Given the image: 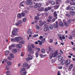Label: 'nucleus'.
<instances>
[{
    "label": "nucleus",
    "instance_id": "f257e3e1",
    "mask_svg": "<svg viewBox=\"0 0 75 75\" xmlns=\"http://www.w3.org/2000/svg\"><path fill=\"white\" fill-rule=\"evenodd\" d=\"M58 50L54 52V51L52 50L50 52V59H52L53 57V58H55V57H56L57 56V55L58 54Z\"/></svg>",
    "mask_w": 75,
    "mask_h": 75
},
{
    "label": "nucleus",
    "instance_id": "f03ea898",
    "mask_svg": "<svg viewBox=\"0 0 75 75\" xmlns=\"http://www.w3.org/2000/svg\"><path fill=\"white\" fill-rule=\"evenodd\" d=\"M17 32H18V29L17 28H14L12 31V34L13 35H17Z\"/></svg>",
    "mask_w": 75,
    "mask_h": 75
},
{
    "label": "nucleus",
    "instance_id": "7ed1b4c3",
    "mask_svg": "<svg viewBox=\"0 0 75 75\" xmlns=\"http://www.w3.org/2000/svg\"><path fill=\"white\" fill-rule=\"evenodd\" d=\"M15 40H16L17 42H19L20 41H21V40H23V38H22L21 37H18L15 38Z\"/></svg>",
    "mask_w": 75,
    "mask_h": 75
},
{
    "label": "nucleus",
    "instance_id": "20e7f679",
    "mask_svg": "<svg viewBox=\"0 0 75 75\" xmlns=\"http://www.w3.org/2000/svg\"><path fill=\"white\" fill-rule=\"evenodd\" d=\"M23 67H27V69H29L30 67V66L28 64V63H24L23 64Z\"/></svg>",
    "mask_w": 75,
    "mask_h": 75
},
{
    "label": "nucleus",
    "instance_id": "39448f33",
    "mask_svg": "<svg viewBox=\"0 0 75 75\" xmlns=\"http://www.w3.org/2000/svg\"><path fill=\"white\" fill-rule=\"evenodd\" d=\"M27 1H26V3L28 5H31L33 4V3L31 1L32 0H27Z\"/></svg>",
    "mask_w": 75,
    "mask_h": 75
},
{
    "label": "nucleus",
    "instance_id": "423d86ee",
    "mask_svg": "<svg viewBox=\"0 0 75 75\" xmlns=\"http://www.w3.org/2000/svg\"><path fill=\"white\" fill-rule=\"evenodd\" d=\"M58 22L57 21L56 22V23H54L53 25L54 27L55 28H57L58 27Z\"/></svg>",
    "mask_w": 75,
    "mask_h": 75
},
{
    "label": "nucleus",
    "instance_id": "0eeeda50",
    "mask_svg": "<svg viewBox=\"0 0 75 75\" xmlns=\"http://www.w3.org/2000/svg\"><path fill=\"white\" fill-rule=\"evenodd\" d=\"M28 49L29 52L31 53H33V52L32 51V49L31 48V46H30V45H28Z\"/></svg>",
    "mask_w": 75,
    "mask_h": 75
},
{
    "label": "nucleus",
    "instance_id": "6e6552de",
    "mask_svg": "<svg viewBox=\"0 0 75 75\" xmlns=\"http://www.w3.org/2000/svg\"><path fill=\"white\" fill-rule=\"evenodd\" d=\"M38 42H39V44H40V45H42V43L44 42L45 41V39H43L41 41L40 40H38Z\"/></svg>",
    "mask_w": 75,
    "mask_h": 75
},
{
    "label": "nucleus",
    "instance_id": "1a4fd4ad",
    "mask_svg": "<svg viewBox=\"0 0 75 75\" xmlns=\"http://www.w3.org/2000/svg\"><path fill=\"white\" fill-rule=\"evenodd\" d=\"M51 8H52L50 7L46 8L44 9V11H46V12L50 10L51 9Z\"/></svg>",
    "mask_w": 75,
    "mask_h": 75
},
{
    "label": "nucleus",
    "instance_id": "9d476101",
    "mask_svg": "<svg viewBox=\"0 0 75 75\" xmlns=\"http://www.w3.org/2000/svg\"><path fill=\"white\" fill-rule=\"evenodd\" d=\"M44 30L45 31H47L49 30V27L48 26V25H47L45 27Z\"/></svg>",
    "mask_w": 75,
    "mask_h": 75
},
{
    "label": "nucleus",
    "instance_id": "9b49d317",
    "mask_svg": "<svg viewBox=\"0 0 75 75\" xmlns=\"http://www.w3.org/2000/svg\"><path fill=\"white\" fill-rule=\"evenodd\" d=\"M12 52L14 54H16V53L17 52V50L16 49H13L12 50Z\"/></svg>",
    "mask_w": 75,
    "mask_h": 75
},
{
    "label": "nucleus",
    "instance_id": "f8f14e48",
    "mask_svg": "<svg viewBox=\"0 0 75 75\" xmlns=\"http://www.w3.org/2000/svg\"><path fill=\"white\" fill-rule=\"evenodd\" d=\"M66 65H69L70 64V63H71V61L69 60H67L66 61Z\"/></svg>",
    "mask_w": 75,
    "mask_h": 75
},
{
    "label": "nucleus",
    "instance_id": "ddd939ff",
    "mask_svg": "<svg viewBox=\"0 0 75 75\" xmlns=\"http://www.w3.org/2000/svg\"><path fill=\"white\" fill-rule=\"evenodd\" d=\"M19 6L20 7H24V1L21 2L20 3Z\"/></svg>",
    "mask_w": 75,
    "mask_h": 75
},
{
    "label": "nucleus",
    "instance_id": "4468645a",
    "mask_svg": "<svg viewBox=\"0 0 75 75\" xmlns=\"http://www.w3.org/2000/svg\"><path fill=\"white\" fill-rule=\"evenodd\" d=\"M39 22L40 23L39 25L40 26H42L44 24V22H43L42 21H39Z\"/></svg>",
    "mask_w": 75,
    "mask_h": 75
},
{
    "label": "nucleus",
    "instance_id": "2eb2a0df",
    "mask_svg": "<svg viewBox=\"0 0 75 75\" xmlns=\"http://www.w3.org/2000/svg\"><path fill=\"white\" fill-rule=\"evenodd\" d=\"M16 46L17 48H21L22 47V45L20 44H18Z\"/></svg>",
    "mask_w": 75,
    "mask_h": 75
},
{
    "label": "nucleus",
    "instance_id": "dca6fc26",
    "mask_svg": "<svg viewBox=\"0 0 75 75\" xmlns=\"http://www.w3.org/2000/svg\"><path fill=\"white\" fill-rule=\"evenodd\" d=\"M25 68L24 67H22L21 68L20 70V73H21L22 72H23L24 71H25Z\"/></svg>",
    "mask_w": 75,
    "mask_h": 75
},
{
    "label": "nucleus",
    "instance_id": "f3484780",
    "mask_svg": "<svg viewBox=\"0 0 75 75\" xmlns=\"http://www.w3.org/2000/svg\"><path fill=\"white\" fill-rule=\"evenodd\" d=\"M54 17H56V19H57V18H58V17H57V16H58V15L57 14V12L56 11H54Z\"/></svg>",
    "mask_w": 75,
    "mask_h": 75
},
{
    "label": "nucleus",
    "instance_id": "a211bd4d",
    "mask_svg": "<svg viewBox=\"0 0 75 75\" xmlns=\"http://www.w3.org/2000/svg\"><path fill=\"white\" fill-rule=\"evenodd\" d=\"M70 13L71 15L74 16L75 15V12L74 11H70Z\"/></svg>",
    "mask_w": 75,
    "mask_h": 75
},
{
    "label": "nucleus",
    "instance_id": "6ab92c4d",
    "mask_svg": "<svg viewBox=\"0 0 75 75\" xmlns=\"http://www.w3.org/2000/svg\"><path fill=\"white\" fill-rule=\"evenodd\" d=\"M28 58L30 60H31V59L33 58V57L30 55H28Z\"/></svg>",
    "mask_w": 75,
    "mask_h": 75
},
{
    "label": "nucleus",
    "instance_id": "aec40b11",
    "mask_svg": "<svg viewBox=\"0 0 75 75\" xmlns=\"http://www.w3.org/2000/svg\"><path fill=\"white\" fill-rule=\"evenodd\" d=\"M62 59H63V57L62 56H60L59 57L58 60L59 61H61L62 60Z\"/></svg>",
    "mask_w": 75,
    "mask_h": 75
},
{
    "label": "nucleus",
    "instance_id": "412c9836",
    "mask_svg": "<svg viewBox=\"0 0 75 75\" xmlns=\"http://www.w3.org/2000/svg\"><path fill=\"white\" fill-rule=\"evenodd\" d=\"M59 25L60 26V27H63L64 26V24H63L62 22L61 21L60 22Z\"/></svg>",
    "mask_w": 75,
    "mask_h": 75
},
{
    "label": "nucleus",
    "instance_id": "4be33fe9",
    "mask_svg": "<svg viewBox=\"0 0 75 75\" xmlns=\"http://www.w3.org/2000/svg\"><path fill=\"white\" fill-rule=\"evenodd\" d=\"M10 55L11 58H14V54H13L12 53H11L10 54Z\"/></svg>",
    "mask_w": 75,
    "mask_h": 75
},
{
    "label": "nucleus",
    "instance_id": "5701e85b",
    "mask_svg": "<svg viewBox=\"0 0 75 75\" xmlns=\"http://www.w3.org/2000/svg\"><path fill=\"white\" fill-rule=\"evenodd\" d=\"M9 52H10L9 51H8V50L6 51L5 52V55H8V54L9 53Z\"/></svg>",
    "mask_w": 75,
    "mask_h": 75
},
{
    "label": "nucleus",
    "instance_id": "b1692460",
    "mask_svg": "<svg viewBox=\"0 0 75 75\" xmlns=\"http://www.w3.org/2000/svg\"><path fill=\"white\" fill-rule=\"evenodd\" d=\"M28 34H32V32L31 31L30 29H29L27 32Z\"/></svg>",
    "mask_w": 75,
    "mask_h": 75
},
{
    "label": "nucleus",
    "instance_id": "393cba45",
    "mask_svg": "<svg viewBox=\"0 0 75 75\" xmlns=\"http://www.w3.org/2000/svg\"><path fill=\"white\" fill-rule=\"evenodd\" d=\"M65 63V60H63L61 62V65H64Z\"/></svg>",
    "mask_w": 75,
    "mask_h": 75
},
{
    "label": "nucleus",
    "instance_id": "a878e982",
    "mask_svg": "<svg viewBox=\"0 0 75 75\" xmlns=\"http://www.w3.org/2000/svg\"><path fill=\"white\" fill-rule=\"evenodd\" d=\"M7 64H8V65H9V66H10L11 65V64H12V63H11V62H7Z\"/></svg>",
    "mask_w": 75,
    "mask_h": 75
},
{
    "label": "nucleus",
    "instance_id": "bb28decb",
    "mask_svg": "<svg viewBox=\"0 0 75 75\" xmlns=\"http://www.w3.org/2000/svg\"><path fill=\"white\" fill-rule=\"evenodd\" d=\"M17 17L19 18H20L21 17V15L20 13H18L17 15Z\"/></svg>",
    "mask_w": 75,
    "mask_h": 75
},
{
    "label": "nucleus",
    "instance_id": "cd10ccee",
    "mask_svg": "<svg viewBox=\"0 0 75 75\" xmlns=\"http://www.w3.org/2000/svg\"><path fill=\"white\" fill-rule=\"evenodd\" d=\"M51 4L52 6H54L55 4V2L54 1H52L51 2Z\"/></svg>",
    "mask_w": 75,
    "mask_h": 75
},
{
    "label": "nucleus",
    "instance_id": "c85d7f7f",
    "mask_svg": "<svg viewBox=\"0 0 75 75\" xmlns=\"http://www.w3.org/2000/svg\"><path fill=\"white\" fill-rule=\"evenodd\" d=\"M73 64H71L69 66V69H71L72 68V67H73Z\"/></svg>",
    "mask_w": 75,
    "mask_h": 75
},
{
    "label": "nucleus",
    "instance_id": "c756f323",
    "mask_svg": "<svg viewBox=\"0 0 75 75\" xmlns=\"http://www.w3.org/2000/svg\"><path fill=\"white\" fill-rule=\"evenodd\" d=\"M70 10H75V7H71L70 8Z\"/></svg>",
    "mask_w": 75,
    "mask_h": 75
},
{
    "label": "nucleus",
    "instance_id": "7c9ffc66",
    "mask_svg": "<svg viewBox=\"0 0 75 75\" xmlns=\"http://www.w3.org/2000/svg\"><path fill=\"white\" fill-rule=\"evenodd\" d=\"M49 28L50 30H52L53 29V26L52 25H50Z\"/></svg>",
    "mask_w": 75,
    "mask_h": 75
},
{
    "label": "nucleus",
    "instance_id": "2f4dec72",
    "mask_svg": "<svg viewBox=\"0 0 75 75\" xmlns=\"http://www.w3.org/2000/svg\"><path fill=\"white\" fill-rule=\"evenodd\" d=\"M39 52L38 51H37L36 54V56L37 58V57H38V55H39Z\"/></svg>",
    "mask_w": 75,
    "mask_h": 75
},
{
    "label": "nucleus",
    "instance_id": "473e14b6",
    "mask_svg": "<svg viewBox=\"0 0 75 75\" xmlns=\"http://www.w3.org/2000/svg\"><path fill=\"white\" fill-rule=\"evenodd\" d=\"M35 19L36 20H40V18L38 17H35Z\"/></svg>",
    "mask_w": 75,
    "mask_h": 75
},
{
    "label": "nucleus",
    "instance_id": "72a5a7b5",
    "mask_svg": "<svg viewBox=\"0 0 75 75\" xmlns=\"http://www.w3.org/2000/svg\"><path fill=\"white\" fill-rule=\"evenodd\" d=\"M64 25H65L66 26H68V23H67V22H64Z\"/></svg>",
    "mask_w": 75,
    "mask_h": 75
},
{
    "label": "nucleus",
    "instance_id": "f704fd0d",
    "mask_svg": "<svg viewBox=\"0 0 75 75\" xmlns=\"http://www.w3.org/2000/svg\"><path fill=\"white\" fill-rule=\"evenodd\" d=\"M21 74L22 75H26V72H24L23 73H21Z\"/></svg>",
    "mask_w": 75,
    "mask_h": 75
},
{
    "label": "nucleus",
    "instance_id": "c9c22d12",
    "mask_svg": "<svg viewBox=\"0 0 75 75\" xmlns=\"http://www.w3.org/2000/svg\"><path fill=\"white\" fill-rule=\"evenodd\" d=\"M6 70H8L9 69V67L8 65H6Z\"/></svg>",
    "mask_w": 75,
    "mask_h": 75
},
{
    "label": "nucleus",
    "instance_id": "e433bc0d",
    "mask_svg": "<svg viewBox=\"0 0 75 75\" xmlns=\"http://www.w3.org/2000/svg\"><path fill=\"white\" fill-rule=\"evenodd\" d=\"M61 54L60 53H59L57 54L56 57H57V58H58V57H61Z\"/></svg>",
    "mask_w": 75,
    "mask_h": 75
},
{
    "label": "nucleus",
    "instance_id": "4c0bfd02",
    "mask_svg": "<svg viewBox=\"0 0 75 75\" xmlns=\"http://www.w3.org/2000/svg\"><path fill=\"white\" fill-rule=\"evenodd\" d=\"M44 10V8L42 7L40 8V9H38V11H43Z\"/></svg>",
    "mask_w": 75,
    "mask_h": 75
},
{
    "label": "nucleus",
    "instance_id": "58836bf2",
    "mask_svg": "<svg viewBox=\"0 0 75 75\" xmlns=\"http://www.w3.org/2000/svg\"><path fill=\"white\" fill-rule=\"evenodd\" d=\"M22 17H24L25 16V13H22L21 14Z\"/></svg>",
    "mask_w": 75,
    "mask_h": 75
},
{
    "label": "nucleus",
    "instance_id": "ea45409f",
    "mask_svg": "<svg viewBox=\"0 0 75 75\" xmlns=\"http://www.w3.org/2000/svg\"><path fill=\"white\" fill-rule=\"evenodd\" d=\"M51 50H52V49H51V48L50 47H49V52H47V53L48 54H49V52L51 51Z\"/></svg>",
    "mask_w": 75,
    "mask_h": 75
},
{
    "label": "nucleus",
    "instance_id": "a19ab883",
    "mask_svg": "<svg viewBox=\"0 0 75 75\" xmlns=\"http://www.w3.org/2000/svg\"><path fill=\"white\" fill-rule=\"evenodd\" d=\"M6 73L7 74V75H11L10 74V71H6Z\"/></svg>",
    "mask_w": 75,
    "mask_h": 75
},
{
    "label": "nucleus",
    "instance_id": "79ce46f5",
    "mask_svg": "<svg viewBox=\"0 0 75 75\" xmlns=\"http://www.w3.org/2000/svg\"><path fill=\"white\" fill-rule=\"evenodd\" d=\"M65 3L66 4H68V3H69V0H67L65 1Z\"/></svg>",
    "mask_w": 75,
    "mask_h": 75
},
{
    "label": "nucleus",
    "instance_id": "37998d69",
    "mask_svg": "<svg viewBox=\"0 0 75 75\" xmlns=\"http://www.w3.org/2000/svg\"><path fill=\"white\" fill-rule=\"evenodd\" d=\"M70 4L71 5H75V2H72L70 3Z\"/></svg>",
    "mask_w": 75,
    "mask_h": 75
},
{
    "label": "nucleus",
    "instance_id": "c03bdc74",
    "mask_svg": "<svg viewBox=\"0 0 75 75\" xmlns=\"http://www.w3.org/2000/svg\"><path fill=\"white\" fill-rule=\"evenodd\" d=\"M11 41H12V42H14V41H15L14 39L13 38L11 39Z\"/></svg>",
    "mask_w": 75,
    "mask_h": 75
},
{
    "label": "nucleus",
    "instance_id": "a18cd8bd",
    "mask_svg": "<svg viewBox=\"0 0 75 75\" xmlns=\"http://www.w3.org/2000/svg\"><path fill=\"white\" fill-rule=\"evenodd\" d=\"M18 23L20 25L21 24H22L23 23V22L21 21H18Z\"/></svg>",
    "mask_w": 75,
    "mask_h": 75
},
{
    "label": "nucleus",
    "instance_id": "49530a36",
    "mask_svg": "<svg viewBox=\"0 0 75 75\" xmlns=\"http://www.w3.org/2000/svg\"><path fill=\"white\" fill-rule=\"evenodd\" d=\"M36 27V28H37L38 30H40V26H38V25H37Z\"/></svg>",
    "mask_w": 75,
    "mask_h": 75
},
{
    "label": "nucleus",
    "instance_id": "de8ad7c7",
    "mask_svg": "<svg viewBox=\"0 0 75 75\" xmlns=\"http://www.w3.org/2000/svg\"><path fill=\"white\" fill-rule=\"evenodd\" d=\"M15 25L17 26H18V25H20V24L18 23H15Z\"/></svg>",
    "mask_w": 75,
    "mask_h": 75
},
{
    "label": "nucleus",
    "instance_id": "09e8293b",
    "mask_svg": "<svg viewBox=\"0 0 75 75\" xmlns=\"http://www.w3.org/2000/svg\"><path fill=\"white\" fill-rule=\"evenodd\" d=\"M7 59H8V60H11V59H12L11 57H7Z\"/></svg>",
    "mask_w": 75,
    "mask_h": 75
},
{
    "label": "nucleus",
    "instance_id": "8fccbe9b",
    "mask_svg": "<svg viewBox=\"0 0 75 75\" xmlns=\"http://www.w3.org/2000/svg\"><path fill=\"white\" fill-rule=\"evenodd\" d=\"M36 50H37L38 51V52H39V51H40V48H37V47H36Z\"/></svg>",
    "mask_w": 75,
    "mask_h": 75
},
{
    "label": "nucleus",
    "instance_id": "3c124183",
    "mask_svg": "<svg viewBox=\"0 0 75 75\" xmlns=\"http://www.w3.org/2000/svg\"><path fill=\"white\" fill-rule=\"evenodd\" d=\"M41 52L43 53L44 52H45V50H44V49H42L41 50Z\"/></svg>",
    "mask_w": 75,
    "mask_h": 75
},
{
    "label": "nucleus",
    "instance_id": "603ef678",
    "mask_svg": "<svg viewBox=\"0 0 75 75\" xmlns=\"http://www.w3.org/2000/svg\"><path fill=\"white\" fill-rule=\"evenodd\" d=\"M40 56L41 58H43L44 57V56L43 55H42V54H40Z\"/></svg>",
    "mask_w": 75,
    "mask_h": 75
},
{
    "label": "nucleus",
    "instance_id": "864d4df0",
    "mask_svg": "<svg viewBox=\"0 0 75 75\" xmlns=\"http://www.w3.org/2000/svg\"><path fill=\"white\" fill-rule=\"evenodd\" d=\"M37 36H38V35L37 34V35H33V37L34 38H35V37H36Z\"/></svg>",
    "mask_w": 75,
    "mask_h": 75
},
{
    "label": "nucleus",
    "instance_id": "5fc2aeb1",
    "mask_svg": "<svg viewBox=\"0 0 75 75\" xmlns=\"http://www.w3.org/2000/svg\"><path fill=\"white\" fill-rule=\"evenodd\" d=\"M38 4L37 3H36V4L35 5V8H37V7H38V6H37L38 5Z\"/></svg>",
    "mask_w": 75,
    "mask_h": 75
},
{
    "label": "nucleus",
    "instance_id": "6e6d98bb",
    "mask_svg": "<svg viewBox=\"0 0 75 75\" xmlns=\"http://www.w3.org/2000/svg\"><path fill=\"white\" fill-rule=\"evenodd\" d=\"M48 18L49 19H52V16H50L48 17Z\"/></svg>",
    "mask_w": 75,
    "mask_h": 75
},
{
    "label": "nucleus",
    "instance_id": "4d7b16f0",
    "mask_svg": "<svg viewBox=\"0 0 75 75\" xmlns=\"http://www.w3.org/2000/svg\"><path fill=\"white\" fill-rule=\"evenodd\" d=\"M26 20H27V19L26 18H24L23 19V21L24 22H25V21H26Z\"/></svg>",
    "mask_w": 75,
    "mask_h": 75
},
{
    "label": "nucleus",
    "instance_id": "13d9d810",
    "mask_svg": "<svg viewBox=\"0 0 75 75\" xmlns=\"http://www.w3.org/2000/svg\"><path fill=\"white\" fill-rule=\"evenodd\" d=\"M24 41L22 40L20 42V43H21V44H24Z\"/></svg>",
    "mask_w": 75,
    "mask_h": 75
},
{
    "label": "nucleus",
    "instance_id": "bf43d9fd",
    "mask_svg": "<svg viewBox=\"0 0 75 75\" xmlns=\"http://www.w3.org/2000/svg\"><path fill=\"white\" fill-rule=\"evenodd\" d=\"M71 21H70V20H69L67 22V23H68V24H70V23H71Z\"/></svg>",
    "mask_w": 75,
    "mask_h": 75
},
{
    "label": "nucleus",
    "instance_id": "052dcab7",
    "mask_svg": "<svg viewBox=\"0 0 75 75\" xmlns=\"http://www.w3.org/2000/svg\"><path fill=\"white\" fill-rule=\"evenodd\" d=\"M47 21L49 22H51V20L50 19H48L47 20Z\"/></svg>",
    "mask_w": 75,
    "mask_h": 75
},
{
    "label": "nucleus",
    "instance_id": "680f3d73",
    "mask_svg": "<svg viewBox=\"0 0 75 75\" xmlns=\"http://www.w3.org/2000/svg\"><path fill=\"white\" fill-rule=\"evenodd\" d=\"M41 4H39L38 5V7H39V8H40V7H41Z\"/></svg>",
    "mask_w": 75,
    "mask_h": 75
},
{
    "label": "nucleus",
    "instance_id": "e2e57ef3",
    "mask_svg": "<svg viewBox=\"0 0 75 75\" xmlns=\"http://www.w3.org/2000/svg\"><path fill=\"white\" fill-rule=\"evenodd\" d=\"M55 59H54L52 60V63H54L55 62Z\"/></svg>",
    "mask_w": 75,
    "mask_h": 75
},
{
    "label": "nucleus",
    "instance_id": "0e129e2a",
    "mask_svg": "<svg viewBox=\"0 0 75 75\" xmlns=\"http://www.w3.org/2000/svg\"><path fill=\"white\" fill-rule=\"evenodd\" d=\"M26 59L27 61H30V59H29V58L28 59V58H26Z\"/></svg>",
    "mask_w": 75,
    "mask_h": 75
},
{
    "label": "nucleus",
    "instance_id": "69168bd1",
    "mask_svg": "<svg viewBox=\"0 0 75 75\" xmlns=\"http://www.w3.org/2000/svg\"><path fill=\"white\" fill-rule=\"evenodd\" d=\"M52 41H53V40H52V39H50V42L51 43V42H52Z\"/></svg>",
    "mask_w": 75,
    "mask_h": 75
},
{
    "label": "nucleus",
    "instance_id": "338daca9",
    "mask_svg": "<svg viewBox=\"0 0 75 75\" xmlns=\"http://www.w3.org/2000/svg\"><path fill=\"white\" fill-rule=\"evenodd\" d=\"M69 38L70 40H72V37L70 36L69 37Z\"/></svg>",
    "mask_w": 75,
    "mask_h": 75
},
{
    "label": "nucleus",
    "instance_id": "774afa93",
    "mask_svg": "<svg viewBox=\"0 0 75 75\" xmlns=\"http://www.w3.org/2000/svg\"><path fill=\"white\" fill-rule=\"evenodd\" d=\"M57 75H61V74L60 73V72L59 71H58L57 73Z\"/></svg>",
    "mask_w": 75,
    "mask_h": 75
}]
</instances>
